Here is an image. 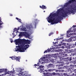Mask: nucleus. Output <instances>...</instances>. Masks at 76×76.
Instances as JSON below:
<instances>
[{
	"mask_svg": "<svg viewBox=\"0 0 76 76\" xmlns=\"http://www.w3.org/2000/svg\"><path fill=\"white\" fill-rule=\"evenodd\" d=\"M27 29H28L30 30L31 29L33 28V27H32V25H30L27 26Z\"/></svg>",
	"mask_w": 76,
	"mask_h": 76,
	"instance_id": "dca6fc26",
	"label": "nucleus"
},
{
	"mask_svg": "<svg viewBox=\"0 0 76 76\" xmlns=\"http://www.w3.org/2000/svg\"><path fill=\"white\" fill-rule=\"evenodd\" d=\"M56 75V72H53L51 74V76H55Z\"/></svg>",
	"mask_w": 76,
	"mask_h": 76,
	"instance_id": "c85d7f7f",
	"label": "nucleus"
},
{
	"mask_svg": "<svg viewBox=\"0 0 76 76\" xmlns=\"http://www.w3.org/2000/svg\"><path fill=\"white\" fill-rule=\"evenodd\" d=\"M61 64H60V66H63L64 64V62L62 61V63H61Z\"/></svg>",
	"mask_w": 76,
	"mask_h": 76,
	"instance_id": "2f4dec72",
	"label": "nucleus"
},
{
	"mask_svg": "<svg viewBox=\"0 0 76 76\" xmlns=\"http://www.w3.org/2000/svg\"><path fill=\"white\" fill-rule=\"evenodd\" d=\"M63 67H59L58 68V69H63Z\"/></svg>",
	"mask_w": 76,
	"mask_h": 76,
	"instance_id": "09e8293b",
	"label": "nucleus"
},
{
	"mask_svg": "<svg viewBox=\"0 0 76 76\" xmlns=\"http://www.w3.org/2000/svg\"><path fill=\"white\" fill-rule=\"evenodd\" d=\"M42 59H44V60L45 59V57H44L42 58Z\"/></svg>",
	"mask_w": 76,
	"mask_h": 76,
	"instance_id": "774afa93",
	"label": "nucleus"
},
{
	"mask_svg": "<svg viewBox=\"0 0 76 76\" xmlns=\"http://www.w3.org/2000/svg\"><path fill=\"white\" fill-rule=\"evenodd\" d=\"M74 52H75V53H76V48L74 50Z\"/></svg>",
	"mask_w": 76,
	"mask_h": 76,
	"instance_id": "e2e57ef3",
	"label": "nucleus"
},
{
	"mask_svg": "<svg viewBox=\"0 0 76 76\" xmlns=\"http://www.w3.org/2000/svg\"><path fill=\"white\" fill-rule=\"evenodd\" d=\"M74 73H76V69H74Z\"/></svg>",
	"mask_w": 76,
	"mask_h": 76,
	"instance_id": "603ef678",
	"label": "nucleus"
},
{
	"mask_svg": "<svg viewBox=\"0 0 76 76\" xmlns=\"http://www.w3.org/2000/svg\"><path fill=\"white\" fill-rule=\"evenodd\" d=\"M63 41H64V40H62V41L61 42V44L63 43Z\"/></svg>",
	"mask_w": 76,
	"mask_h": 76,
	"instance_id": "680f3d73",
	"label": "nucleus"
},
{
	"mask_svg": "<svg viewBox=\"0 0 76 76\" xmlns=\"http://www.w3.org/2000/svg\"><path fill=\"white\" fill-rule=\"evenodd\" d=\"M38 22V19H35L34 20V24L35 26H36L37 25V22Z\"/></svg>",
	"mask_w": 76,
	"mask_h": 76,
	"instance_id": "412c9836",
	"label": "nucleus"
},
{
	"mask_svg": "<svg viewBox=\"0 0 76 76\" xmlns=\"http://www.w3.org/2000/svg\"><path fill=\"white\" fill-rule=\"evenodd\" d=\"M52 56L54 58H57L58 57V53H56L54 54H53Z\"/></svg>",
	"mask_w": 76,
	"mask_h": 76,
	"instance_id": "2eb2a0df",
	"label": "nucleus"
},
{
	"mask_svg": "<svg viewBox=\"0 0 76 76\" xmlns=\"http://www.w3.org/2000/svg\"><path fill=\"white\" fill-rule=\"evenodd\" d=\"M3 72L4 73H6V74H8V75H11V76H12L13 75V73L14 72H12V71H8L7 72V69H3Z\"/></svg>",
	"mask_w": 76,
	"mask_h": 76,
	"instance_id": "423d86ee",
	"label": "nucleus"
},
{
	"mask_svg": "<svg viewBox=\"0 0 76 76\" xmlns=\"http://www.w3.org/2000/svg\"><path fill=\"white\" fill-rule=\"evenodd\" d=\"M59 58H60V61H63V58H62V57H60Z\"/></svg>",
	"mask_w": 76,
	"mask_h": 76,
	"instance_id": "473e14b6",
	"label": "nucleus"
},
{
	"mask_svg": "<svg viewBox=\"0 0 76 76\" xmlns=\"http://www.w3.org/2000/svg\"><path fill=\"white\" fill-rule=\"evenodd\" d=\"M34 66L33 67H34V68H36L35 67H36V66H37V64H35L34 65Z\"/></svg>",
	"mask_w": 76,
	"mask_h": 76,
	"instance_id": "c03bdc74",
	"label": "nucleus"
},
{
	"mask_svg": "<svg viewBox=\"0 0 76 76\" xmlns=\"http://www.w3.org/2000/svg\"><path fill=\"white\" fill-rule=\"evenodd\" d=\"M51 20H50V17H48L47 19V20H48V22L49 23H51V22L52 25H54V24L58 23V22H59V21H60L59 19H58L57 20L51 19Z\"/></svg>",
	"mask_w": 76,
	"mask_h": 76,
	"instance_id": "7ed1b4c3",
	"label": "nucleus"
},
{
	"mask_svg": "<svg viewBox=\"0 0 76 76\" xmlns=\"http://www.w3.org/2000/svg\"><path fill=\"white\" fill-rule=\"evenodd\" d=\"M58 51V52H62L63 51V49H59Z\"/></svg>",
	"mask_w": 76,
	"mask_h": 76,
	"instance_id": "58836bf2",
	"label": "nucleus"
},
{
	"mask_svg": "<svg viewBox=\"0 0 76 76\" xmlns=\"http://www.w3.org/2000/svg\"><path fill=\"white\" fill-rule=\"evenodd\" d=\"M46 58H48V55H46Z\"/></svg>",
	"mask_w": 76,
	"mask_h": 76,
	"instance_id": "8fccbe9b",
	"label": "nucleus"
},
{
	"mask_svg": "<svg viewBox=\"0 0 76 76\" xmlns=\"http://www.w3.org/2000/svg\"><path fill=\"white\" fill-rule=\"evenodd\" d=\"M29 45H25L24 46H23V48H24V50H25H25H26V49H27V48H28L29 47Z\"/></svg>",
	"mask_w": 76,
	"mask_h": 76,
	"instance_id": "6ab92c4d",
	"label": "nucleus"
},
{
	"mask_svg": "<svg viewBox=\"0 0 76 76\" xmlns=\"http://www.w3.org/2000/svg\"><path fill=\"white\" fill-rule=\"evenodd\" d=\"M64 54H63V53H59L58 54V57H63V56H64Z\"/></svg>",
	"mask_w": 76,
	"mask_h": 76,
	"instance_id": "ddd939ff",
	"label": "nucleus"
},
{
	"mask_svg": "<svg viewBox=\"0 0 76 76\" xmlns=\"http://www.w3.org/2000/svg\"><path fill=\"white\" fill-rule=\"evenodd\" d=\"M20 29V28H18V29H17V31H19V30Z\"/></svg>",
	"mask_w": 76,
	"mask_h": 76,
	"instance_id": "69168bd1",
	"label": "nucleus"
},
{
	"mask_svg": "<svg viewBox=\"0 0 76 76\" xmlns=\"http://www.w3.org/2000/svg\"><path fill=\"white\" fill-rule=\"evenodd\" d=\"M64 54V55H65V57H66V56H67V54Z\"/></svg>",
	"mask_w": 76,
	"mask_h": 76,
	"instance_id": "6e6d98bb",
	"label": "nucleus"
},
{
	"mask_svg": "<svg viewBox=\"0 0 76 76\" xmlns=\"http://www.w3.org/2000/svg\"><path fill=\"white\" fill-rule=\"evenodd\" d=\"M22 31H26V28L25 27H23L21 28Z\"/></svg>",
	"mask_w": 76,
	"mask_h": 76,
	"instance_id": "bb28decb",
	"label": "nucleus"
},
{
	"mask_svg": "<svg viewBox=\"0 0 76 76\" xmlns=\"http://www.w3.org/2000/svg\"><path fill=\"white\" fill-rule=\"evenodd\" d=\"M20 74L23 76H28V74L26 72H22L20 73Z\"/></svg>",
	"mask_w": 76,
	"mask_h": 76,
	"instance_id": "9d476101",
	"label": "nucleus"
},
{
	"mask_svg": "<svg viewBox=\"0 0 76 76\" xmlns=\"http://www.w3.org/2000/svg\"><path fill=\"white\" fill-rule=\"evenodd\" d=\"M61 48L63 49H64V46H62L61 47Z\"/></svg>",
	"mask_w": 76,
	"mask_h": 76,
	"instance_id": "bf43d9fd",
	"label": "nucleus"
},
{
	"mask_svg": "<svg viewBox=\"0 0 76 76\" xmlns=\"http://www.w3.org/2000/svg\"><path fill=\"white\" fill-rule=\"evenodd\" d=\"M55 69H49L48 70H46L45 71L46 72H54V70H55Z\"/></svg>",
	"mask_w": 76,
	"mask_h": 76,
	"instance_id": "4468645a",
	"label": "nucleus"
},
{
	"mask_svg": "<svg viewBox=\"0 0 76 76\" xmlns=\"http://www.w3.org/2000/svg\"><path fill=\"white\" fill-rule=\"evenodd\" d=\"M51 73H46V74H45V76H51Z\"/></svg>",
	"mask_w": 76,
	"mask_h": 76,
	"instance_id": "4be33fe9",
	"label": "nucleus"
},
{
	"mask_svg": "<svg viewBox=\"0 0 76 76\" xmlns=\"http://www.w3.org/2000/svg\"><path fill=\"white\" fill-rule=\"evenodd\" d=\"M69 67L71 68V69H72L74 67V65H73L72 64H71L69 66Z\"/></svg>",
	"mask_w": 76,
	"mask_h": 76,
	"instance_id": "393cba45",
	"label": "nucleus"
},
{
	"mask_svg": "<svg viewBox=\"0 0 76 76\" xmlns=\"http://www.w3.org/2000/svg\"><path fill=\"white\" fill-rule=\"evenodd\" d=\"M55 70H54V71H55V72H58V70H57L56 69H55Z\"/></svg>",
	"mask_w": 76,
	"mask_h": 76,
	"instance_id": "4d7b16f0",
	"label": "nucleus"
},
{
	"mask_svg": "<svg viewBox=\"0 0 76 76\" xmlns=\"http://www.w3.org/2000/svg\"><path fill=\"white\" fill-rule=\"evenodd\" d=\"M62 45H64V46H67V45H69V44L68 43H63L62 44Z\"/></svg>",
	"mask_w": 76,
	"mask_h": 76,
	"instance_id": "5701e85b",
	"label": "nucleus"
},
{
	"mask_svg": "<svg viewBox=\"0 0 76 76\" xmlns=\"http://www.w3.org/2000/svg\"><path fill=\"white\" fill-rule=\"evenodd\" d=\"M71 69H72L70 67L69 68H68V69H67L68 72H70V71L71 70Z\"/></svg>",
	"mask_w": 76,
	"mask_h": 76,
	"instance_id": "79ce46f5",
	"label": "nucleus"
},
{
	"mask_svg": "<svg viewBox=\"0 0 76 76\" xmlns=\"http://www.w3.org/2000/svg\"><path fill=\"white\" fill-rule=\"evenodd\" d=\"M30 42L29 40H26L25 39H23V45H19L18 48H17L16 49L15 48V51H18L20 53L25 52L24 48H23L24 45H25L26 44H29Z\"/></svg>",
	"mask_w": 76,
	"mask_h": 76,
	"instance_id": "f03ea898",
	"label": "nucleus"
},
{
	"mask_svg": "<svg viewBox=\"0 0 76 76\" xmlns=\"http://www.w3.org/2000/svg\"><path fill=\"white\" fill-rule=\"evenodd\" d=\"M22 35H24V36L26 38H28L29 37V35L26 32H21V33L20 34L19 36L22 37Z\"/></svg>",
	"mask_w": 76,
	"mask_h": 76,
	"instance_id": "39448f33",
	"label": "nucleus"
},
{
	"mask_svg": "<svg viewBox=\"0 0 76 76\" xmlns=\"http://www.w3.org/2000/svg\"><path fill=\"white\" fill-rule=\"evenodd\" d=\"M65 51H66V52H68V53H69V54L70 56H72V54H73V53L72 52H70V50H68L66 49L65 50Z\"/></svg>",
	"mask_w": 76,
	"mask_h": 76,
	"instance_id": "f8f14e48",
	"label": "nucleus"
},
{
	"mask_svg": "<svg viewBox=\"0 0 76 76\" xmlns=\"http://www.w3.org/2000/svg\"><path fill=\"white\" fill-rule=\"evenodd\" d=\"M47 50H48V52H50L51 51V50L49 49H48Z\"/></svg>",
	"mask_w": 76,
	"mask_h": 76,
	"instance_id": "49530a36",
	"label": "nucleus"
},
{
	"mask_svg": "<svg viewBox=\"0 0 76 76\" xmlns=\"http://www.w3.org/2000/svg\"><path fill=\"white\" fill-rule=\"evenodd\" d=\"M71 39H74L73 40V41H75V40L76 41V36L71 37Z\"/></svg>",
	"mask_w": 76,
	"mask_h": 76,
	"instance_id": "aec40b11",
	"label": "nucleus"
},
{
	"mask_svg": "<svg viewBox=\"0 0 76 76\" xmlns=\"http://www.w3.org/2000/svg\"><path fill=\"white\" fill-rule=\"evenodd\" d=\"M67 42H72L73 41H72V38H69V39H68L67 41Z\"/></svg>",
	"mask_w": 76,
	"mask_h": 76,
	"instance_id": "b1692460",
	"label": "nucleus"
},
{
	"mask_svg": "<svg viewBox=\"0 0 76 76\" xmlns=\"http://www.w3.org/2000/svg\"><path fill=\"white\" fill-rule=\"evenodd\" d=\"M73 31L74 32H76V28H74L73 29Z\"/></svg>",
	"mask_w": 76,
	"mask_h": 76,
	"instance_id": "37998d69",
	"label": "nucleus"
},
{
	"mask_svg": "<svg viewBox=\"0 0 76 76\" xmlns=\"http://www.w3.org/2000/svg\"><path fill=\"white\" fill-rule=\"evenodd\" d=\"M66 10H67L68 11V12H67V13L70 14L71 13H73L74 12V8L73 7L71 8V10H69V7L67 8ZM70 12H71V13H70Z\"/></svg>",
	"mask_w": 76,
	"mask_h": 76,
	"instance_id": "0eeeda50",
	"label": "nucleus"
},
{
	"mask_svg": "<svg viewBox=\"0 0 76 76\" xmlns=\"http://www.w3.org/2000/svg\"><path fill=\"white\" fill-rule=\"evenodd\" d=\"M39 67L40 68V69H43V68L44 67V66L41 65L39 66Z\"/></svg>",
	"mask_w": 76,
	"mask_h": 76,
	"instance_id": "72a5a7b5",
	"label": "nucleus"
},
{
	"mask_svg": "<svg viewBox=\"0 0 76 76\" xmlns=\"http://www.w3.org/2000/svg\"><path fill=\"white\" fill-rule=\"evenodd\" d=\"M58 45V46H59V47H60V46H61V44H59V45Z\"/></svg>",
	"mask_w": 76,
	"mask_h": 76,
	"instance_id": "338daca9",
	"label": "nucleus"
},
{
	"mask_svg": "<svg viewBox=\"0 0 76 76\" xmlns=\"http://www.w3.org/2000/svg\"><path fill=\"white\" fill-rule=\"evenodd\" d=\"M3 69H0V73H3Z\"/></svg>",
	"mask_w": 76,
	"mask_h": 76,
	"instance_id": "4c0bfd02",
	"label": "nucleus"
},
{
	"mask_svg": "<svg viewBox=\"0 0 76 76\" xmlns=\"http://www.w3.org/2000/svg\"><path fill=\"white\" fill-rule=\"evenodd\" d=\"M0 20H1V19L0 18V28H2V26H1V25L3 24V23H2V21Z\"/></svg>",
	"mask_w": 76,
	"mask_h": 76,
	"instance_id": "cd10ccee",
	"label": "nucleus"
},
{
	"mask_svg": "<svg viewBox=\"0 0 76 76\" xmlns=\"http://www.w3.org/2000/svg\"><path fill=\"white\" fill-rule=\"evenodd\" d=\"M63 75H64V76H70V75H67V74L66 73H64L63 74Z\"/></svg>",
	"mask_w": 76,
	"mask_h": 76,
	"instance_id": "f704fd0d",
	"label": "nucleus"
},
{
	"mask_svg": "<svg viewBox=\"0 0 76 76\" xmlns=\"http://www.w3.org/2000/svg\"><path fill=\"white\" fill-rule=\"evenodd\" d=\"M56 66L59 67H60V65H56Z\"/></svg>",
	"mask_w": 76,
	"mask_h": 76,
	"instance_id": "052dcab7",
	"label": "nucleus"
},
{
	"mask_svg": "<svg viewBox=\"0 0 76 76\" xmlns=\"http://www.w3.org/2000/svg\"><path fill=\"white\" fill-rule=\"evenodd\" d=\"M47 67L48 68L50 67V68H52L54 67V65L53 64H50L47 66Z\"/></svg>",
	"mask_w": 76,
	"mask_h": 76,
	"instance_id": "9b49d317",
	"label": "nucleus"
},
{
	"mask_svg": "<svg viewBox=\"0 0 76 76\" xmlns=\"http://www.w3.org/2000/svg\"><path fill=\"white\" fill-rule=\"evenodd\" d=\"M63 39V37L60 38L59 39Z\"/></svg>",
	"mask_w": 76,
	"mask_h": 76,
	"instance_id": "0e129e2a",
	"label": "nucleus"
},
{
	"mask_svg": "<svg viewBox=\"0 0 76 76\" xmlns=\"http://www.w3.org/2000/svg\"><path fill=\"white\" fill-rule=\"evenodd\" d=\"M53 34L54 33L53 32L50 33L49 34V36H51V35H53Z\"/></svg>",
	"mask_w": 76,
	"mask_h": 76,
	"instance_id": "ea45409f",
	"label": "nucleus"
},
{
	"mask_svg": "<svg viewBox=\"0 0 76 76\" xmlns=\"http://www.w3.org/2000/svg\"><path fill=\"white\" fill-rule=\"evenodd\" d=\"M63 61H66V63L67 64V58H63Z\"/></svg>",
	"mask_w": 76,
	"mask_h": 76,
	"instance_id": "c756f323",
	"label": "nucleus"
},
{
	"mask_svg": "<svg viewBox=\"0 0 76 76\" xmlns=\"http://www.w3.org/2000/svg\"><path fill=\"white\" fill-rule=\"evenodd\" d=\"M50 61L52 63H54V59H52L50 60Z\"/></svg>",
	"mask_w": 76,
	"mask_h": 76,
	"instance_id": "e433bc0d",
	"label": "nucleus"
},
{
	"mask_svg": "<svg viewBox=\"0 0 76 76\" xmlns=\"http://www.w3.org/2000/svg\"><path fill=\"white\" fill-rule=\"evenodd\" d=\"M66 60H67V64H69V63L72 61V57H71L70 58L67 57L66 58Z\"/></svg>",
	"mask_w": 76,
	"mask_h": 76,
	"instance_id": "1a4fd4ad",
	"label": "nucleus"
},
{
	"mask_svg": "<svg viewBox=\"0 0 76 76\" xmlns=\"http://www.w3.org/2000/svg\"><path fill=\"white\" fill-rule=\"evenodd\" d=\"M73 32V31L71 30L68 31H67V33L69 34L70 32Z\"/></svg>",
	"mask_w": 76,
	"mask_h": 76,
	"instance_id": "c9c22d12",
	"label": "nucleus"
},
{
	"mask_svg": "<svg viewBox=\"0 0 76 76\" xmlns=\"http://www.w3.org/2000/svg\"><path fill=\"white\" fill-rule=\"evenodd\" d=\"M73 63L74 64H75V63H76V60H72V61H73Z\"/></svg>",
	"mask_w": 76,
	"mask_h": 76,
	"instance_id": "a19ab883",
	"label": "nucleus"
},
{
	"mask_svg": "<svg viewBox=\"0 0 76 76\" xmlns=\"http://www.w3.org/2000/svg\"><path fill=\"white\" fill-rule=\"evenodd\" d=\"M76 33H70L69 35H75Z\"/></svg>",
	"mask_w": 76,
	"mask_h": 76,
	"instance_id": "7c9ffc66",
	"label": "nucleus"
},
{
	"mask_svg": "<svg viewBox=\"0 0 76 76\" xmlns=\"http://www.w3.org/2000/svg\"><path fill=\"white\" fill-rule=\"evenodd\" d=\"M61 10V9H59L58 10L56 13H54V14L51 15L50 14V16H49L50 18V21H51L52 20L51 19H53V20L55 19V16L57 17V19H60V20H63V18L67 16V12L66 11H64V12H62V15L60 14Z\"/></svg>",
	"mask_w": 76,
	"mask_h": 76,
	"instance_id": "f257e3e1",
	"label": "nucleus"
},
{
	"mask_svg": "<svg viewBox=\"0 0 76 76\" xmlns=\"http://www.w3.org/2000/svg\"><path fill=\"white\" fill-rule=\"evenodd\" d=\"M58 62V63H61L62 62V61H58L57 62Z\"/></svg>",
	"mask_w": 76,
	"mask_h": 76,
	"instance_id": "864d4df0",
	"label": "nucleus"
},
{
	"mask_svg": "<svg viewBox=\"0 0 76 76\" xmlns=\"http://www.w3.org/2000/svg\"><path fill=\"white\" fill-rule=\"evenodd\" d=\"M69 4H71V3L69 2V1L68 2H67L65 4L64 6V7H68Z\"/></svg>",
	"mask_w": 76,
	"mask_h": 76,
	"instance_id": "a211bd4d",
	"label": "nucleus"
},
{
	"mask_svg": "<svg viewBox=\"0 0 76 76\" xmlns=\"http://www.w3.org/2000/svg\"><path fill=\"white\" fill-rule=\"evenodd\" d=\"M14 30V31H17V28H15Z\"/></svg>",
	"mask_w": 76,
	"mask_h": 76,
	"instance_id": "a18cd8bd",
	"label": "nucleus"
},
{
	"mask_svg": "<svg viewBox=\"0 0 76 76\" xmlns=\"http://www.w3.org/2000/svg\"><path fill=\"white\" fill-rule=\"evenodd\" d=\"M40 8L42 9H47V7L45 5H43L42 6H40Z\"/></svg>",
	"mask_w": 76,
	"mask_h": 76,
	"instance_id": "f3484780",
	"label": "nucleus"
},
{
	"mask_svg": "<svg viewBox=\"0 0 76 76\" xmlns=\"http://www.w3.org/2000/svg\"><path fill=\"white\" fill-rule=\"evenodd\" d=\"M10 58H11L12 60H18V61H20V57H17L16 56H14L13 57V56L10 57Z\"/></svg>",
	"mask_w": 76,
	"mask_h": 76,
	"instance_id": "6e6552de",
	"label": "nucleus"
},
{
	"mask_svg": "<svg viewBox=\"0 0 76 76\" xmlns=\"http://www.w3.org/2000/svg\"><path fill=\"white\" fill-rule=\"evenodd\" d=\"M16 45H23V39H16L15 40Z\"/></svg>",
	"mask_w": 76,
	"mask_h": 76,
	"instance_id": "20e7f679",
	"label": "nucleus"
},
{
	"mask_svg": "<svg viewBox=\"0 0 76 76\" xmlns=\"http://www.w3.org/2000/svg\"><path fill=\"white\" fill-rule=\"evenodd\" d=\"M75 55H76V54L75 53H72V56H75Z\"/></svg>",
	"mask_w": 76,
	"mask_h": 76,
	"instance_id": "5fc2aeb1",
	"label": "nucleus"
},
{
	"mask_svg": "<svg viewBox=\"0 0 76 76\" xmlns=\"http://www.w3.org/2000/svg\"><path fill=\"white\" fill-rule=\"evenodd\" d=\"M40 69V72H44V71H43L42 69Z\"/></svg>",
	"mask_w": 76,
	"mask_h": 76,
	"instance_id": "3c124183",
	"label": "nucleus"
},
{
	"mask_svg": "<svg viewBox=\"0 0 76 76\" xmlns=\"http://www.w3.org/2000/svg\"><path fill=\"white\" fill-rule=\"evenodd\" d=\"M76 1V0H70L69 1V3L71 4V3H73V2H74V1Z\"/></svg>",
	"mask_w": 76,
	"mask_h": 76,
	"instance_id": "a878e982",
	"label": "nucleus"
},
{
	"mask_svg": "<svg viewBox=\"0 0 76 76\" xmlns=\"http://www.w3.org/2000/svg\"><path fill=\"white\" fill-rule=\"evenodd\" d=\"M72 27L73 28H75V27H76V25H74L72 26Z\"/></svg>",
	"mask_w": 76,
	"mask_h": 76,
	"instance_id": "13d9d810",
	"label": "nucleus"
},
{
	"mask_svg": "<svg viewBox=\"0 0 76 76\" xmlns=\"http://www.w3.org/2000/svg\"><path fill=\"white\" fill-rule=\"evenodd\" d=\"M48 53V50H47L45 51L44 52V53Z\"/></svg>",
	"mask_w": 76,
	"mask_h": 76,
	"instance_id": "de8ad7c7",
	"label": "nucleus"
}]
</instances>
